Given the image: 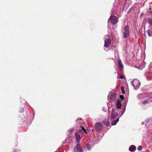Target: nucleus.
<instances>
[{"label": "nucleus", "mask_w": 152, "mask_h": 152, "mask_svg": "<svg viewBox=\"0 0 152 152\" xmlns=\"http://www.w3.org/2000/svg\"><path fill=\"white\" fill-rule=\"evenodd\" d=\"M122 101V100H118L116 104V107L113 108L111 111L109 112V114L110 113L111 119H114L118 115V113L117 111H118V110H121Z\"/></svg>", "instance_id": "1"}, {"label": "nucleus", "mask_w": 152, "mask_h": 152, "mask_svg": "<svg viewBox=\"0 0 152 152\" xmlns=\"http://www.w3.org/2000/svg\"><path fill=\"white\" fill-rule=\"evenodd\" d=\"M123 34L124 37L125 38H127L129 36V28L128 26H126L124 27Z\"/></svg>", "instance_id": "2"}, {"label": "nucleus", "mask_w": 152, "mask_h": 152, "mask_svg": "<svg viewBox=\"0 0 152 152\" xmlns=\"http://www.w3.org/2000/svg\"><path fill=\"white\" fill-rule=\"evenodd\" d=\"M134 86V88L136 89H137L140 86V83L139 80L137 79L133 80L131 82Z\"/></svg>", "instance_id": "3"}, {"label": "nucleus", "mask_w": 152, "mask_h": 152, "mask_svg": "<svg viewBox=\"0 0 152 152\" xmlns=\"http://www.w3.org/2000/svg\"><path fill=\"white\" fill-rule=\"evenodd\" d=\"M95 127L96 131L99 132L101 130L103 129L102 124L100 122H97L96 124Z\"/></svg>", "instance_id": "4"}, {"label": "nucleus", "mask_w": 152, "mask_h": 152, "mask_svg": "<svg viewBox=\"0 0 152 152\" xmlns=\"http://www.w3.org/2000/svg\"><path fill=\"white\" fill-rule=\"evenodd\" d=\"M110 19L111 20L112 23L114 24L117 23L118 22V19L115 16L111 15L108 19V21H109Z\"/></svg>", "instance_id": "5"}, {"label": "nucleus", "mask_w": 152, "mask_h": 152, "mask_svg": "<svg viewBox=\"0 0 152 152\" xmlns=\"http://www.w3.org/2000/svg\"><path fill=\"white\" fill-rule=\"evenodd\" d=\"M74 152H83V150L80 144H77L74 149Z\"/></svg>", "instance_id": "6"}, {"label": "nucleus", "mask_w": 152, "mask_h": 152, "mask_svg": "<svg viewBox=\"0 0 152 152\" xmlns=\"http://www.w3.org/2000/svg\"><path fill=\"white\" fill-rule=\"evenodd\" d=\"M81 127L82 128V129H79L77 132H79V133H78V134H79L80 135V137H82L83 136V135L84 134V133L82 131V129L86 133H87L88 131H86L83 127H82V126H81Z\"/></svg>", "instance_id": "7"}, {"label": "nucleus", "mask_w": 152, "mask_h": 152, "mask_svg": "<svg viewBox=\"0 0 152 152\" xmlns=\"http://www.w3.org/2000/svg\"><path fill=\"white\" fill-rule=\"evenodd\" d=\"M111 40L109 38L106 39L104 40V47L106 48L108 47L110 45Z\"/></svg>", "instance_id": "8"}, {"label": "nucleus", "mask_w": 152, "mask_h": 152, "mask_svg": "<svg viewBox=\"0 0 152 152\" xmlns=\"http://www.w3.org/2000/svg\"><path fill=\"white\" fill-rule=\"evenodd\" d=\"M116 94L115 93H111L109 94L108 96V100H113L115 98Z\"/></svg>", "instance_id": "9"}, {"label": "nucleus", "mask_w": 152, "mask_h": 152, "mask_svg": "<svg viewBox=\"0 0 152 152\" xmlns=\"http://www.w3.org/2000/svg\"><path fill=\"white\" fill-rule=\"evenodd\" d=\"M79 132H77L75 134V136L77 142L78 143H79L80 140L81 138V137L80 136V135L78 134Z\"/></svg>", "instance_id": "10"}, {"label": "nucleus", "mask_w": 152, "mask_h": 152, "mask_svg": "<svg viewBox=\"0 0 152 152\" xmlns=\"http://www.w3.org/2000/svg\"><path fill=\"white\" fill-rule=\"evenodd\" d=\"M118 66L121 69H122L123 68V65L122 64L121 60L119 59L118 60Z\"/></svg>", "instance_id": "11"}, {"label": "nucleus", "mask_w": 152, "mask_h": 152, "mask_svg": "<svg viewBox=\"0 0 152 152\" xmlns=\"http://www.w3.org/2000/svg\"><path fill=\"white\" fill-rule=\"evenodd\" d=\"M136 149V147L134 145H132L129 148V150L130 151L134 152Z\"/></svg>", "instance_id": "12"}, {"label": "nucleus", "mask_w": 152, "mask_h": 152, "mask_svg": "<svg viewBox=\"0 0 152 152\" xmlns=\"http://www.w3.org/2000/svg\"><path fill=\"white\" fill-rule=\"evenodd\" d=\"M119 120V118H118L116 120L113 121L112 122V125H115L116 123Z\"/></svg>", "instance_id": "13"}, {"label": "nucleus", "mask_w": 152, "mask_h": 152, "mask_svg": "<svg viewBox=\"0 0 152 152\" xmlns=\"http://www.w3.org/2000/svg\"><path fill=\"white\" fill-rule=\"evenodd\" d=\"M126 103H125V105H124V107L122 109H121L122 110L121 111V116H122L123 114L124 113L125 111V107L126 106Z\"/></svg>", "instance_id": "14"}, {"label": "nucleus", "mask_w": 152, "mask_h": 152, "mask_svg": "<svg viewBox=\"0 0 152 152\" xmlns=\"http://www.w3.org/2000/svg\"><path fill=\"white\" fill-rule=\"evenodd\" d=\"M103 123L106 126H108L110 124V123L107 120H105L103 121Z\"/></svg>", "instance_id": "15"}, {"label": "nucleus", "mask_w": 152, "mask_h": 152, "mask_svg": "<svg viewBox=\"0 0 152 152\" xmlns=\"http://www.w3.org/2000/svg\"><path fill=\"white\" fill-rule=\"evenodd\" d=\"M143 97H144V96H143V94H139L138 96V99H142L143 98Z\"/></svg>", "instance_id": "16"}, {"label": "nucleus", "mask_w": 152, "mask_h": 152, "mask_svg": "<svg viewBox=\"0 0 152 152\" xmlns=\"http://www.w3.org/2000/svg\"><path fill=\"white\" fill-rule=\"evenodd\" d=\"M74 129V128H72L69 129L68 131V132L69 134H71L73 132Z\"/></svg>", "instance_id": "17"}, {"label": "nucleus", "mask_w": 152, "mask_h": 152, "mask_svg": "<svg viewBox=\"0 0 152 152\" xmlns=\"http://www.w3.org/2000/svg\"><path fill=\"white\" fill-rule=\"evenodd\" d=\"M121 91L122 92V94H124L125 93V91L124 90V87H123V86L121 87Z\"/></svg>", "instance_id": "18"}, {"label": "nucleus", "mask_w": 152, "mask_h": 152, "mask_svg": "<svg viewBox=\"0 0 152 152\" xmlns=\"http://www.w3.org/2000/svg\"><path fill=\"white\" fill-rule=\"evenodd\" d=\"M150 32L151 30L150 29H149L147 31L149 37L151 36V34Z\"/></svg>", "instance_id": "19"}, {"label": "nucleus", "mask_w": 152, "mask_h": 152, "mask_svg": "<svg viewBox=\"0 0 152 152\" xmlns=\"http://www.w3.org/2000/svg\"><path fill=\"white\" fill-rule=\"evenodd\" d=\"M152 22V19L151 18H149L148 19V22L149 24H151Z\"/></svg>", "instance_id": "20"}, {"label": "nucleus", "mask_w": 152, "mask_h": 152, "mask_svg": "<svg viewBox=\"0 0 152 152\" xmlns=\"http://www.w3.org/2000/svg\"><path fill=\"white\" fill-rule=\"evenodd\" d=\"M142 149V147L141 146H139L137 148V149L138 150L140 151H141Z\"/></svg>", "instance_id": "21"}, {"label": "nucleus", "mask_w": 152, "mask_h": 152, "mask_svg": "<svg viewBox=\"0 0 152 152\" xmlns=\"http://www.w3.org/2000/svg\"><path fill=\"white\" fill-rule=\"evenodd\" d=\"M148 103V102L147 100H145L142 102V104H145Z\"/></svg>", "instance_id": "22"}, {"label": "nucleus", "mask_w": 152, "mask_h": 152, "mask_svg": "<svg viewBox=\"0 0 152 152\" xmlns=\"http://www.w3.org/2000/svg\"><path fill=\"white\" fill-rule=\"evenodd\" d=\"M125 77L124 75H121L120 77V78L121 79H124Z\"/></svg>", "instance_id": "23"}, {"label": "nucleus", "mask_w": 152, "mask_h": 152, "mask_svg": "<svg viewBox=\"0 0 152 152\" xmlns=\"http://www.w3.org/2000/svg\"><path fill=\"white\" fill-rule=\"evenodd\" d=\"M87 148L88 150H90L91 149V146L89 145L88 144L87 145Z\"/></svg>", "instance_id": "24"}, {"label": "nucleus", "mask_w": 152, "mask_h": 152, "mask_svg": "<svg viewBox=\"0 0 152 152\" xmlns=\"http://www.w3.org/2000/svg\"><path fill=\"white\" fill-rule=\"evenodd\" d=\"M149 67L151 68L152 67V62H151L149 65Z\"/></svg>", "instance_id": "25"}, {"label": "nucleus", "mask_w": 152, "mask_h": 152, "mask_svg": "<svg viewBox=\"0 0 152 152\" xmlns=\"http://www.w3.org/2000/svg\"><path fill=\"white\" fill-rule=\"evenodd\" d=\"M120 98L122 100L123 99H124V96L123 95H121L120 96Z\"/></svg>", "instance_id": "26"}, {"label": "nucleus", "mask_w": 152, "mask_h": 152, "mask_svg": "<svg viewBox=\"0 0 152 152\" xmlns=\"http://www.w3.org/2000/svg\"><path fill=\"white\" fill-rule=\"evenodd\" d=\"M24 111V109L23 108H21V110L20 111V112H23Z\"/></svg>", "instance_id": "27"}, {"label": "nucleus", "mask_w": 152, "mask_h": 152, "mask_svg": "<svg viewBox=\"0 0 152 152\" xmlns=\"http://www.w3.org/2000/svg\"><path fill=\"white\" fill-rule=\"evenodd\" d=\"M141 124L142 125H143L144 124V122H142L141 123Z\"/></svg>", "instance_id": "28"}, {"label": "nucleus", "mask_w": 152, "mask_h": 152, "mask_svg": "<svg viewBox=\"0 0 152 152\" xmlns=\"http://www.w3.org/2000/svg\"><path fill=\"white\" fill-rule=\"evenodd\" d=\"M14 152H16V150H14Z\"/></svg>", "instance_id": "29"}, {"label": "nucleus", "mask_w": 152, "mask_h": 152, "mask_svg": "<svg viewBox=\"0 0 152 152\" xmlns=\"http://www.w3.org/2000/svg\"><path fill=\"white\" fill-rule=\"evenodd\" d=\"M79 119H80V120H81V119H78L77 120H78V121Z\"/></svg>", "instance_id": "30"}]
</instances>
